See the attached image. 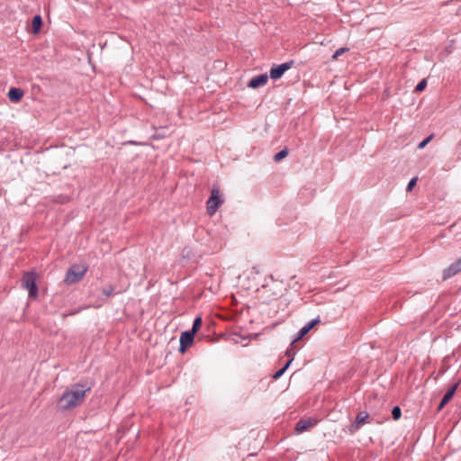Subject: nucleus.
<instances>
[{
  "label": "nucleus",
  "mask_w": 461,
  "mask_h": 461,
  "mask_svg": "<svg viewBox=\"0 0 461 461\" xmlns=\"http://www.w3.org/2000/svg\"><path fill=\"white\" fill-rule=\"evenodd\" d=\"M89 391L90 387H86L84 384H73L59 398L58 402L59 409L67 411L79 406L84 402L86 393Z\"/></svg>",
  "instance_id": "nucleus-1"
},
{
  "label": "nucleus",
  "mask_w": 461,
  "mask_h": 461,
  "mask_svg": "<svg viewBox=\"0 0 461 461\" xmlns=\"http://www.w3.org/2000/svg\"><path fill=\"white\" fill-rule=\"evenodd\" d=\"M38 275L35 271L25 272L21 280V285L23 289L28 290L29 297L36 299L38 297Z\"/></svg>",
  "instance_id": "nucleus-2"
},
{
  "label": "nucleus",
  "mask_w": 461,
  "mask_h": 461,
  "mask_svg": "<svg viewBox=\"0 0 461 461\" xmlns=\"http://www.w3.org/2000/svg\"><path fill=\"white\" fill-rule=\"evenodd\" d=\"M87 271L86 265H72L67 271L64 282L68 285H74L83 279Z\"/></svg>",
  "instance_id": "nucleus-3"
},
{
  "label": "nucleus",
  "mask_w": 461,
  "mask_h": 461,
  "mask_svg": "<svg viewBox=\"0 0 461 461\" xmlns=\"http://www.w3.org/2000/svg\"><path fill=\"white\" fill-rule=\"evenodd\" d=\"M223 203V199L221 196L220 189L218 186H213L211 190V195L207 200V212L212 215L216 212L218 208Z\"/></svg>",
  "instance_id": "nucleus-4"
},
{
  "label": "nucleus",
  "mask_w": 461,
  "mask_h": 461,
  "mask_svg": "<svg viewBox=\"0 0 461 461\" xmlns=\"http://www.w3.org/2000/svg\"><path fill=\"white\" fill-rule=\"evenodd\" d=\"M294 63V60H290L280 65H274L270 68L269 77L274 80L279 79L288 69L293 67Z\"/></svg>",
  "instance_id": "nucleus-5"
},
{
  "label": "nucleus",
  "mask_w": 461,
  "mask_h": 461,
  "mask_svg": "<svg viewBox=\"0 0 461 461\" xmlns=\"http://www.w3.org/2000/svg\"><path fill=\"white\" fill-rule=\"evenodd\" d=\"M369 417L370 416L367 411L358 412L354 422L349 426L348 430H349L350 434H354L360 429V427L364 423L368 422Z\"/></svg>",
  "instance_id": "nucleus-6"
},
{
  "label": "nucleus",
  "mask_w": 461,
  "mask_h": 461,
  "mask_svg": "<svg viewBox=\"0 0 461 461\" xmlns=\"http://www.w3.org/2000/svg\"><path fill=\"white\" fill-rule=\"evenodd\" d=\"M318 423L314 418L301 419L295 424V431L297 434L303 433L313 428Z\"/></svg>",
  "instance_id": "nucleus-7"
},
{
  "label": "nucleus",
  "mask_w": 461,
  "mask_h": 461,
  "mask_svg": "<svg viewBox=\"0 0 461 461\" xmlns=\"http://www.w3.org/2000/svg\"><path fill=\"white\" fill-rule=\"evenodd\" d=\"M194 333L191 332L190 330H186L182 332L180 336V346H179V351L184 353L187 348H189L194 339Z\"/></svg>",
  "instance_id": "nucleus-8"
},
{
  "label": "nucleus",
  "mask_w": 461,
  "mask_h": 461,
  "mask_svg": "<svg viewBox=\"0 0 461 461\" xmlns=\"http://www.w3.org/2000/svg\"><path fill=\"white\" fill-rule=\"evenodd\" d=\"M461 272V258L443 271V280H447Z\"/></svg>",
  "instance_id": "nucleus-9"
},
{
  "label": "nucleus",
  "mask_w": 461,
  "mask_h": 461,
  "mask_svg": "<svg viewBox=\"0 0 461 461\" xmlns=\"http://www.w3.org/2000/svg\"><path fill=\"white\" fill-rule=\"evenodd\" d=\"M320 318L312 320L305 326H303L298 332L297 337L291 342V346L295 345V343L303 339L316 324L320 323Z\"/></svg>",
  "instance_id": "nucleus-10"
},
{
  "label": "nucleus",
  "mask_w": 461,
  "mask_h": 461,
  "mask_svg": "<svg viewBox=\"0 0 461 461\" xmlns=\"http://www.w3.org/2000/svg\"><path fill=\"white\" fill-rule=\"evenodd\" d=\"M268 76L267 74H260L252 77L248 83V86L250 88H258L259 86H265L267 83Z\"/></svg>",
  "instance_id": "nucleus-11"
},
{
  "label": "nucleus",
  "mask_w": 461,
  "mask_h": 461,
  "mask_svg": "<svg viewBox=\"0 0 461 461\" xmlns=\"http://www.w3.org/2000/svg\"><path fill=\"white\" fill-rule=\"evenodd\" d=\"M24 95V92L22 88L19 87H12L10 88L7 96L11 102L18 103L21 101Z\"/></svg>",
  "instance_id": "nucleus-12"
},
{
  "label": "nucleus",
  "mask_w": 461,
  "mask_h": 461,
  "mask_svg": "<svg viewBox=\"0 0 461 461\" xmlns=\"http://www.w3.org/2000/svg\"><path fill=\"white\" fill-rule=\"evenodd\" d=\"M459 385V383H456L454 384L448 390L447 392L445 393V395L443 396V398L441 399V401H443L444 403H448L450 402V400L453 398L457 387Z\"/></svg>",
  "instance_id": "nucleus-13"
},
{
  "label": "nucleus",
  "mask_w": 461,
  "mask_h": 461,
  "mask_svg": "<svg viewBox=\"0 0 461 461\" xmlns=\"http://www.w3.org/2000/svg\"><path fill=\"white\" fill-rule=\"evenodd\" d=\"M32 26L33 33H38L40 32L42 26V18L40 14L33 16Z\"/></svg>",
  "instance_id": "nucleus-14"
},
{
  "label": "nucleus",
  "mask_w": 461,
  "mask_h": 461,
  "mask_svg": "<svg viewBox=\"0 0 461 461\" xmlns=\"http://www.w3.org/2000/svg\"><path fill=\"white\" fill-rule=\"evenodd\" d=\"M292 361H293V357L291 359H288L287 362L285 363V365L273 375V376H272L273 379H275V380L279 379L284 375L285 370L288 368V366H290Z\"/></svg>",
  "instance_id": "nucleus-15"
},
{
  "label": "nucleus",
  "mask_w": 461,
  "mask_h": 461,
  "mask_svg": "<svg viewBox=\"0 0 461 461\" xmlns=\"http://www.w3.org/2000/svg\"><path fill=\"white\" fill-rule=\"evenodd\" d=\"M201 325H202V318L196 317L193 322V326H192V329L190 330V331L195 334L200 330Z\"/></svg>",
  "instance_id": "nucleus-16"
},
{
  "label": "nucleus",
  "mask_w": 461,
  "mask_h": 461,
  "mask_svg": "<svg viewBox=\"0 0 461 461\" xmlns=\"http://www.w3.org/2000/svg\"><path fill=\"white\" fill-rule=\"evenodd\" d=\"M287 155H288V149H283L282 150H280L279 152H277V153L274 156V160H275L276 162H279V161H281L283 158H285Z\"/></svg>",
  "instance_id": "nucleus-17"
},
{
  "label": "nucleus",
  "mask_w": 461,
  "mask_h": 461,
  "mask_svg": "<svg viewBox=\"0 0 461 461\" xmlns=\"http://www.w3.org/2000/svg\"><path fill=\"white\" fill-rule=\"evenodd\" d=\"M402 416V410L399 406H394L392 410V417L393 420H397Z\"/></svg>",
  "instance_id": "nucleus-18"
},
{
  "label": "nucleus",
  "mask_w": 461,
  "mask_h": 461,
  "mask_svg": "<svg viewBox=\"0 0 461 461\" xmlns=\"http://www.w3.org/2000/svg\"><path fill=\"white\" fill-rule=\"evenodd\" d=\"M427 86V79L420 80L418 85L415 86V92L420 93L422 92Z\"/></svg>",
  "instance_id": "nucleus-19"
},
{
  "label": "nucleus",
  "mask_w": 461,
  "mask_h": 461,
  "mask_svg": "<svg viewBox=\"0 0 461 461\" xmlns=\"http://www.w3.org/2000/svg\"><path fill=\"white\" fill-rule=\"evenodd\" d=\"M114 294V286L110 285L103 289V294L106 297L111 296Z\"/></svg>",
  "instance_id": "nucleus-20"
},
{
  "label": "nucleus",
  "mask_w": 461,
  "mask_h": 461,
  "mask_svg": "<svg viewBox=\"0 0 461 461\" xmlns=\"http://www.w3.org/2000/svg\"><path fill=\"white\" fill-rule=\"evenodd\" d=\"M432 138H433V135H429L427 138H425L422 141H420L418 144V149H424L427 146V144L432 140Z\"/></svg>",
  "instance_id": "nucleus-21"
},
{
  "label": "nucleus",
  "mask_w": 461,
  "mask_h": 461,
  "mask_svg": "<svg viewBox=\"0 0 461 461\" xmlns=\"http://www.w3.org/2000/svg\"><path fill=\"white\" fill-rule=\"evenodd\" d=\"M348 48H339L332 55V59H337L339 56H341L343 53H345L346 51H348Z\"/></svg>",
  "instance_id": "nucleus-22"
},
{
  "label": "nucleus",
  "mask_w": 461,
  "mask_h": 461,
  "mask_svg": "<svg viewBox=\"0 0 461 461\" xmlns=\"http://www.w3.org/2000/svg\"><path fill=\"white\" fill-rule=\"evenodd\" d=\"M417 181H418V177H413L410 180V182L408 183V185H407V188H406V191L407 192H411L413 187L416 185L417 184Z\"/></svg>",
  "instance_id": "nucleus-23"
},
{
  "label": "nucleus",
  "mask_w": 461,
  "mask_h": 461,
  "mask_svg": "<svg viewBox=\"0 0 461 461\" xmlns=\"http://www.w3.org/2000/svg\"><path fill=\"white\" fill-rule=\"evenodd\" d=\"M294 346H291L290 345V348H288L285 352V355L289 357V359H291L292 357L294 358Z\"/></svg>",
  "instance_id": "nucleus-24"
},
{
  "label": "nucleus",
  "mask_w": 461,
  "mask_h": 461,
  "mask_svg": "<svg viewBox=\"0 0 461 461\" xmlns=\"http://www.w3.org/2000/svg\"><path fill=\"white\" fill-rule=\"evenodd\" d=\"M447 403H444L443 401H440L437 410L438 411H440Z\"/></svg>",
  "instance_id": "nucleus-25"
}]
</instances>
